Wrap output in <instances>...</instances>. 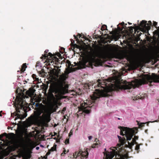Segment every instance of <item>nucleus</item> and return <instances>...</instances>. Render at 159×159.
Instances as JSON below:
<instances>
[{
  "label": "nucleus",
  "instance_id": "obj_1",
  "mask_svg": "<svg viewBox=\"0 0 159 159\" xmlns=\"http://www.w3.org/2000/svg\"><path fill=\"white\" fill-rule=\"evenodd\" d=\"M36 110L33 115H32L29 118L31 121H39L49 122L50 120L51 114L54 111L53 107H50L45 110V105L42 103H36Z\"/></svg>",
  "mask_w": 159,
  "mask_h": 159
},
{
  "label": "nucleus",
  "instance_id": "obj_2",
  "mask_svg": "<svg viewBox=\"0 0 159 159\" xmlns=\"http://www.w3.org/2000/svg\"><path fill=\"white\" fill-rule=\"evenodd\" d=\"M119 128L120 130V134L122 136L125 135L126 138L124 137L122 138L121 137L118 136L119 142V143L117 144L118 148L121 147V146L125 144L127 141L130 140L132 139L131 142H128L129 148H131L134 144H137L136 140L138 139L139 137L134 135V138H132L133 136L138 133V130L137 128L134 127L130 128L127 127L119 126Z\"/></svg>",
  "mask_w": 159,
  "mask_h": 159
},
{
  "label": "nucleus",
  "instance_id": "obj_3",
  "mask_svg": "<svg viewBox=\"0 0 159 159\" xmlns=\"http://www.w3.org/2000/svg\"><path fill=\"white\" fill-rule=\"evenodd\" d=\"M159 83V75H157L155 73H152L151 75L146 74L144 77L141 79L136 80L134 81V84L124 81L123 84H119L117 85V89H129L134 87H138L142 84H147L149 83V85L151 86L152 82Z\"/></svg>",
  "mask_w": 159,
  "mask_h": 159
},
{
  "label": "nucleus",
  "instance_id": "obj_4",
  "mask_svg": "<svg viewBox=\"0 0 159 159\" xmlns=\"http://www.w3.org/2000/svg\"><path fill=\"white\" fill-rule=\"evenodd\" d=\"M54 93L56 94L55 96L58 98L59 95H64L65 94V90L63 87L62 82L57 81L53 85L52 89V93H50V97L53 100H55V98L52 93Z\"/></svg>",
  "mask_w": 159,
  "mask_h": 159
},
{
  "label": "nucleus",
  "instance_id": "obj_5",
  "mask_svg": "<svg viewBox=\"0 0 159 159\" xmlns=\"http://www.w3.org/2000/svg\"><path fill=\"white\" fill-rule=\"evenodd\" d=\"M118 150L116 147H111L110 149L111 150L110 152H107L106 154V159H112L115 156L114 159H124V155L122 153L124 152L125 150L123 147L118 148Z\"/></svg>",
  "mask_w": 159,
  "mask_h": 159
},
{
  "label": "nucleus",
  "instance_id": "obj_6",
  "mask_svg": "<svg viewBox=\"0 0 159 159\" xmlns=\"http://www.w3.org/2000/svg\"><path fill=\"white\" fill-rule=\"evenodd\" d=\"M113 90L111 87L104 88L103 89H96L92 95L90 96L91 99L93 103H95V101L101 97H108L109 95V92H111Z\"/></svg>",
  "mask_w": 159,
  "mask_h": 159
},
{
  "label": "nucleus",
  "instance_id": "obj_7",
  "mask_svg": "<svg viewBox=\"0 0 159 159\" xmlns=\"http://www.w3.org/2000/svg\"><path fill=\"white\" fill-rule=\"evenodd\" d=\"M98 53L96 52L90 53L86 57V60L88 62L90 67L93 68V66H98L101 65L102 63L100 60L96 58L98 57Z\"/></svg>",
  "mask_w": 159,
  "mask_h": 159
},
{
  "label": "nucleus",
  "instance_id": "obj_8",
  "mask_svg": "<svg viewBox=\"0 0 159 159\" xmlns=\"http://www.w3.org/2000/svg\"><path fill=\"white\" fill-rule=\"evenodd\" d=\"M26 103L25 101L23 100L22 98H20L18 99L17 103L15 106L16 112L14 113L15 114V116H17L15 118V120L19 118L20 120H22L26 117V115L25 114L22 115L18 113L20 112V109L22 110L23 111H24L25 107V105Z\"/></svg>",
  "mask_w": 159,
  "mask_h": 159
},
{
  "label": "nucleus",
  "instance_id": "obj_9",
  "mask_svg": "<svg viewBox=\"0 0 159 159\" xmlns=\"http://www.w3.org/2000/svg\"><path fill=\"white\" fill-rule=\"evenodd\" d=\"M48 50H46L44 51V54L42 55L41 58L42 59H46V61L47 63H49L50 65V63L52 64V65L54 64L57 65L58 63H60V61L59 59L55 55L52 54L50 52L48 53Z\"/></svg>",
  "mask_w": 159,
  "mask_h": 159
},
{
  "label": "nucleus",
  "instance_id": "obj_10",
  "mask_svg": "<svg viewBox=\"0 0 159 159\" xmlns=\"http://www.w3.org/2000/svg\"><path fill=\"white\" fill-rule=\"evenodd\" d=\"M88 149V148H87L86 150L84 151L80 149L78 151H76L74 153L72 157H71L70 158H72V159H76L78 157L81 156V159H84V158L86 159L88 157L89 155Z\"/></svg>",
  "mask_w": 159,
  "mask_h": 159
},
{
  "label": "nucleus",
  "instance_id": "obj_11",
  "mask_svg": "<svg viewBox=\"0 0 159 159\" xmlns=\"http://www.w3.org/2000/svg\"><path fill=\"white\" fill-rule=\"evenodd\" d=\"M89 107L87 106V104L82 103L81 104L80 107V109L83 112L89 114L90 112V110L89 109Z\"/></svg>",
  "mask_w": 159,
  "mask_h": 159
},
{
  "label": "nucleus",
  "instance_id": "obj_12",
  "mask_svg": "<svg viewBox=\"0 0 159 159\" xmlns=\"http://www.w3.org/2000/svg\"><path fill=\"white\" fill-rule=\"evenodd\" d=\"M54 67L55 68L52 70L51 73L53 75L58 77L59 74H61V70L59 69L58 66H54Z\"/></svg>",
  "mask_w": 159,
  "mask_h": 159
},
{
  "label": "nucleus",
  "instance_id": "obj_13",
  "mask_svg": "<svg viewBox=\"0 0 159 159\" xmlns=\"http://www.w3.org/2000/svg\"><path fill=\"white\" fill-rule=\"evenodd\" d=\"M148 24L147 23V21L145 20H142L140 24V26L146 29L147 30H148L150 29V26H147L148 25Z\"/></svg>",
  "mask_w": 159,
  "mask_h": 159
},
{
  "label": "nucleus",
  "instance_id": "obj_14",
  "mask_svg": "<svg viewBox=\"0 0 159 159\" xmlns=\"http://www.w3.org/2000/svg\"><path fill=\"white\" fill-rule=\"evenodd\" d=\"M35 91V90L33 88H31L29 89V90L26 91V95L31 97L34 96Z\"/></svg>",
  "mask_w": 159,
  "mask_h": 159
},
{
  "label": "nucleus",
  "instance_id": "obj_15",
  "mask_svg": "<svg viewBox=\"0 0 159 159\" xmlns=\"http://www.w3.org/2000/svg\"><path fill=\"white\" fill-rule=\"evenodd\" d=\"M66 66L70 69L72 68V67L74 66L73 65L71 64L70 61L68 60L66 61Z\"/></svg>",
  "mask_w": 159,
  "mask_h": 159
},
{
  "label": "nucleus",
  "instance_id": "obj_16",
  "mask_svg": "<svg viewBox=\"0 0 159 159\" xmlns=\"http://www.w3.org/2000/svg\"><path fill=\"white\" fill-rule=\"evenodd\" d=\"M27 67L26 63H24L22 66L21 69L20 70H18L17 71L18 72H24L26 68Z\"/></svg>",
  "mask_w": 159,
  "mask_h": 159
},
{
  "label": "nucleus",
  "instance_id": "obj_17",
  "mask_svg": "<svg viewBox=\"0 0 159 159\" xmlns=\"http://www.w3.org/2000/svg\"><path fill=\"white\" fill-rule=\"evenodd\" d=\"M13 146L15 148H18L19 146V141L18 140H15L13 142Z\"/></svg>",
  "mask_w": 159,
  "mask_h": 159
},
{
  "label": "nucleus",
  "instance_id": "obj_18",
  "mask_svg": "<svg viewBox=\"0 0 159 159\" xmlns=\"http://www.w3.org/2000/svg\"><path fill=\"white\" fill-rule=\"evenodd\" d=\"M159 121V120H155V121H152V122H151V121H149V122H146V123H141L140 124H139V127H143L144 126V125L145 124H147V125L148 126V125H149V122H158Z\"/></svg>",
  "mask_w": 159,
  "mask_h": 159
},
{
  "label": "nucleus",
  "instance_id": "obj_19",
  "mask_svg": "<svg viewBox=\"0 0 159 159\" xmlns=\"http://www.w3.org/2000/svg\"><path fill=\"white\" fill-rule=\"evenodd\" d=\"M60 78L62 80V81H61L62 82H63V81H64L65 80H66V75L65 74H62L61 75H60ZM58 81H60L59 80Z\"/></svg>",
  "mask_w": 159,
  "mask_h": 159
},
{
  "label": "nucleus",
  "instance_id": "obj_20",
  "mask_svg": "<svg viewBox=\"0 0 159 159\" xmlns=\"http://www.w3.org/2000/svg\"><path fill=\"white\" fill-rule=\"evenodd\" d=\"M101 30L102 31H103L105 30H107V26L105 25H102V26Z\"/></svg>",
  "mask_w": 159,
  "mask_h": 159
},
{
  "label": "nucleus",
  "instance_id": "obj_21",
  "mask_svg": "<svg viewBox=\"0 0 159 159\" xmlns=\"http://www.w3.org/2000/svg\"><path fill=\"white\" fill-rule=\"evenodd\" d=\"M127 27L125 25H123V26L122 28H120L118 26V29L120 31H122L123 29H125Z\"/></svg>",
  "mask_w": 159,
  "mask_h": 159
},
{
  "label": "nucleus",
  "instance_id": "obj_22",
  "mask_svg": "<svg viewBox=\"0 0 159 159\" xmlns=\"http://www.w3.org/2000/svg\"><path fill=\"white\" fill-rule=\"evenodd\" d=\"M56 145L55 144L54 145L53 147H52L50 150V151H54L56 150Z\"/></svg>",
  "mask_w": 159,
  "mask_h": 159
},
{
  "label": "nucleus",
  "instance_id": "obj_23",
  "mask_svg": "<svg viewBox=\"0 0 159 159\" xmlns=\"http://www.w3.org/2000/svg\"><path fill=\"white\" fill-rule=\"evenodd\" d=\"M7 135V134L6 133H4L0 135V139L1 140L4 136H6Z\"/></svg>",
  "mask_w": 159,
  "mask_h": 159
},
{
  "label": "nucleus",
  "instance_id": "obj_24",
  "mask_svg": "<svg viewBox=\"0 0 159 159\" xmlns=\"http://www.w3.org/2000/svg\"><path fill=\"white\" fill-rule=\"evenodd\" d=\"M136 144V147H135V150H138L140 148V145L138 144Z\"/></svg>",
  "mask_w": 159,
  "mask_h": 159
},
{
  "label": "nucleus",
  "instance_id": "obj_25",
  "mask_svg": "<svg viewBox=\"0 0 159 159\" xmlns=\"http://www.w3.org/2000/svg\"><path fill=\"white\" fill-rule=\"evenodd\" d=\"M98 144L97 143H94L93 145L92 146V148H95L96 147H98Z\"/></svg>",
  "mask_w": 159,
  "mask_h": 159
},
{
  "label": "nucleus",
  "instance_id": "obj_26",
  "mask_svg": "<svg viewBox=\"0 0 159 159\" xmlns=\"http://www.w3.org/2000/svg\"><path fill=\"white\" fill-rule=\"evenodd\" d=\"M46 72H45L44 70L43 69H42L39 72V73L42 75H43Z\"/></svg>",
  "mask_w": 159,
  "mask_h": 159
},
{
  "label": "nucleus",
  "instance_id": "obj_27",
  "mask_svg": "<svg viewBox=\"0 0 159 159\" xmlns=\"http://www.w3.org/2000/svg\"><path fill=\"white\" fill-rule=\"evenodd\" d=\"M74 36L75 37V39H76L77 41L79 40V39H78V36H79V38H80V37L81 36V35H80L79 34H78V35L77 36H75V35H74Z\"/></svg>",
  "mask_w": 159,
  "mask_h": 159
},
{
  "label": "nucleus",
  "instance_id": "obj_28",
  "mask_svg": "<svg viewBox=\"0 0 159 159\" xmlns=\"http://www.w3.org/2000/svg\"><path fill=\"white\" fill-rule=\"evenodd\" d=\"M32 76L34 79H35L36 80H39V78L36 77V75L35 74H33L32 75Z\"/></svg>",
  "mask_w": 159,
  "mask_h": 159
},
{
  "label": "nucleus",
  "instance_id": "obj_29",
  "mask_svg": "<svg viewBox=\"0 0 159 159\" xmlns=\"http://www.w3.org/2000/svg\"><path fill=\"white\" fill-rule=\"evenodd\" d=\"M65 49L63 48H61V50L60 51V52L61 53H63L65 52Z\"/></svg>",
  "mask_w": 159,
  "mask_h": 159
},
{
  "label": "nucleus",
  "instance_id": "obj_30",
  "mask_svg": "<svg viewBox=\"0 0 159 159\" xmlns=\"http://www.w3.org/2000/svg\"><path fill=\"white\" fill-rule=\"evenodd\" d=\"M67 152L66 151L65 149L64 151H63V152L61 154V156H64L65 155Z\"/></svg>",
  "mask_w": 159,
  "mask_h": 159
},
{
  "label": "nucleus",
  "instance_id": "obj_31",
  "mask_svg": "<svg viewBox=\"0 0 159 159\" xmlns=\"http://www.w3.org/2000/svg\"><path fill=\"white\" fill-rule=\"evenodd\" d=\"M157 22L153 21V25L155 26L156 28H158L157 27H156V26L157 25Z\"/></svg>",
  "mask_w": 159,
  "mask_h": 159
},
{
  "label": "nucleus",
  "instance_id": "obj_32",
  "mask_svg": "<svg viewBox=\"0 0 159 159\" xmlns=\"http://www.w3.org/2000/svg\"><path fill=\"white\" fill-rule=\"evenodd\" d=\"M65 144H69V139H67L66 140L65 142Z\"/></svg>",
  "mask_w": 159,
  "mask_h": 159
},
{
  "label": "nucleus",
  "instance_id": "obj_33",
  "mask_svg": "<svg viewBox=\"0 0 159 159\" xmlns=\"http://www.w3.org/2000/svg\"><path fill=\"white\" fill-rule=\"evenodd\" d=\"M148 25H147V26H150V27H151V26L152 25V23L151 21H148Z\"/></svg>",
  "mask_w": 159,
  "mask_h": 159
},
{
  "label": "nucleus",
  "instance_id": "obj_34",
  "mask_svg": "<svg viewBox=\"0 0 159 159\" xmlns=\"http://www.w3.org/2000/svg\"><path fill=\"white\" fill-rule=\"evenodd\" d=\"M128 28L129 29V30L130 32H132L133 30V27L132 26L129 27Z\"/></svg>",
  "mask_w": 159,
  "mask_h": 159
},
{
  "label": "nucleus",
  "instance_id": "obj_35",
  "mask_svg": "<svg viewBox=\"0 0 159 159\" xmlns=\"http://www.w3.org/2000/svg\"><path fill=\"white\" fill-rule=\"evenodd\" d=\"M158 28H159V27H158ZM155 32H156L157 33V35L158 37H159V30H156L155 31Z\"/></svg>",
  "mask_w": 159,
  "mask_h": 159
},
{
  "label": "nucleus",
  "instance_id": "obj_36",
  "mask_svg": "<svg viewBox=\"0 0 159 159\" xmlns=\"http://www.w3.org/2000/svg\"><path fill=\"white\" fill-rule=\"evenodd\" d=\"M53 54L55 55V56L56 55H57L59 57H60L61 56V54L59 53H57V54Z\"/></svg>",
  "mask_w": 159,
  "mask_h": 159
},
{
  "label": "nucleus",
  "instance_id": "obj_37",
  "mask_svg": "<svg viewBox=\"0 0 159 159\" xmlns=\"http://www.w3.org/2000/svg\"><path fill=\"white\" fill-rule=\"evenodd\" d=\"M102 84H101V83H100L99 82H98V86L99 87H102V88H104L102 86Z\"/></svg>",
  "mask_w": 159,
  "mask_h": 159
},
{
  "label": "nucleus",
  "instance_id": "obj_38",
  "mask_svg": "<svg viewBox=\"0 0 159 159\" xmlns=\"http://www.w3.org/2000/svg\"><path fill=\"white\" fill-rule=\"evenodd\" d=\"M50 151H50V150H49L48 152L47 153H46V155H47V156H48V155H49L50 154Z\"/></svg>",
  "mask_w": 159,
  "mask_h": 159
},
{
  "label": "nucleus",
  "instance_id": "obj_39",
  "mask_svg": "<svg viewBox=\"0 0 159 159\" xmlns=\"http://www.w3.org/2000/svg\"><path fill=\"white\" fill-rule=\"evenodd\" d=\"M47 155H46L45 156H43V158L45 159H47Z\"/></svg>",
  "mask_w": 159,
  "mask_h": 159
},
{
  "label": "nucleus",
  "instance_id": "obj_40",
  "mask_svg": "<svg viewBox=\"0 0 159 159\" xmlns=\"http://www.w3.org/2000/svg\"><path fill=\"white\" fill-rule=\"evenodd\" d=\"M92 138V136H89L88 137V138L89 140H91Z\"/></svg>",
  "mask_w": 159,
  "mask_h": 159
},
{
  "label": "nucleus",
  "instance_id": "obj_41",
  "mask_svg": "<svg viewBox=\"0 0 159 159\" xmlns=\"http://www.w3.org/2000/svg\"><path fill=\"white\" fill-rule=\"evenodd\" d=\"M148 130L147 129H146L145 130V132L147 133V134H148Z\"/></svg>",
  "mask_w": 159,
  "mask_h": 159
},
{
  "label": "nucleus",
  "instance_id": "obj_42",
  "mask_svg": "<svg viewBox=\"0 0 159 159\" xmlns=\"http://www.w3.org/2000/svg\"><path fill=\"white\" fill-rule=\"evenodd\" d=\"M120 24H121L122 25H125V23L124 22H123Z\"/></svg>",
  "mask_w": 159,
  "mask_h": 159
},
{
  "label": "nucleus",
  "instance_id": "obj_43",
  "mask_svg": "<svg viewBox=\"0 0 159 159\" xmlns=\"http://www.w3.org/2000/svg\"><path fill=\"white\" fill-rule=\"evenodd\" d=\"M66 110V108H65V107H64V108H63V111H65Z\"/></svg>",
  "mask_w": 159,
  "mask_h": 159
},
{
  "label": "nucleus",
  "instance_id": "obj_44",
  "mask_svg": "<svg viewBox=\"0 0 159 159\" xmlns=\"http://www.w3.org/2000/svg\"><path fill=\"white\" fill-rule=\"evenodd\" d=\"M2 112V111H0V116H2V114H1Z\"/></svg>",
  "mask_w": 159,
  "mask_h": 159
},
{
  "label": "nucleus",
  "instance_id": "obj_45",
  "mask_svg": "<svg viewBox=\"0 0 159 159\" xmlns=\"http://www.w3.org/2000/svg\"><path fill=\"white\" fill-rule=\"evenodd\" d=\"M71 43H73V42H74V41L73 40V39H71Z\"/></svg>",
  "mask_w": 159,
  "mask_h": 159
},
{
  "label": "nucleus",
  "instance_id": "obj_46",
  "mask_svg": "<svg viewBox=\"0 0 159 159\" xmlns=\"http://www.w3.org/2000/svg\"><path fill=\"white\" fill-rule=\"evenodd\" d=\"M39 147H36V149L37 150H38V149H39Z\"/></svg>",
  "mask_w": 159,
  "mask_h": 159
},
{
  "label": "nucleus",
  "instance_id": "obj_47",
  "mask_svg": "<svg viewBox=\"0 0 159 159\" xmlns=\"http://www.w3.org/2000/svg\"><path fill=\"white\" fill-rule=\"evenodd\" d=\"M58 141H59V139H58H58H57V142H58Z\"/></svg>",
  "mask_w": 159,
  "mask_h": 159
},
{
  "label": "nucleus",
  "instance_id": "obj_48",
  "mask_svg": "<svg viewBox=\"0 0 159 159\" xmlns=\"http://www.w3.org/2000/svg\"><path fill=\"white\" fill-rule=\"evenodd\" d=\"M110 34H112V32H110Z\"/></svg>",
  "mask_w": 159,
  "mask_h": 159
},
{
  "label": "nucleus",
  "instance_id": "obj_49",
  "mask_svg": "<svg viewBox=\"0 0 159 159\" xmlns=\"http://www.w3.org/2000/svg\"><path fill=\"white\" fill-rule=\"evenodd\" d=\"M105 152H107V150H106V148L105 149Z\"/></svg>",
  "mask_w": 159,
  "mask_h": 159
},
{
  "label": "nucleus",
  "instance_id": "obj_50",
  "mask_svg": "<svg viewBox=\"0 0 159 159\" xmlns=\"http://www.w3.org/2000/svg\"><path fill=\"white\" fill-rule=\"evenodd\" d=\"M128 24H129V25H131V24H131V23H129V22H128Z\"/></svg>",
  "mask_w": 159,
  "mask_h": 159
},
{
  "label": "nucleus",
  "instance_id": "obj_51",
  "mask_svg": "<svg viewBox=\"0 0 159 159\" xmlns=\"http://www.w3.org/2000/svg\"><path fill=\"white\" fill-rule=\"evenodd\" d=\"M55 135H57V133H55Z\"/></svg>",
  "mask_w": 159,
  "mask_h": 159
},
{
  "label": "nucleus",
  "instance_id": "obj_52",
  "mask_svg": "<svg viewBox=\"0 0 159 159\" xmlns=\"http://www.w3.org/2000/svg\"><path fill=\"white\" fill-rule=\"evenodd\" d=\"M74 45L77 46V45L76 44H74Z\"/></svg>",
  "mask_w": 159,
  "mask_h": 159
},
{
  "label": "nucleus",
  "instance_id": "obj_53",
  "mask_svg": "<svg viewBox=\"0 0 159 159\" xmlns=\"http://www.w3.org/2000/svg\"><path fill=\"white\" fill-rule=\"evenodd\" d=\"M118 120H120V118H118Z\"/></svg>",
  "mask_w": 159,
  "mask_h": 159
},
{
  "label": "nucleus",
  "instance_id": "obj_54",
  "mask_svg": "<svg viewBox=\"0 0 159 159\" xmlns=\"http://www.w3.org/2000/svg\"><path fill=\"white\" fill-rule=\"evenodd\" d=\"M71 134V132H70V133H69V134Z\"/></svg>",
  "mask_w": 159,
  "mask_h": 159
},
{
  "label": "nucleus",
  "instance_id": "obj_55",
  "mask_svg": "<svg viewBox=\"0 0 159 159\" xmlns=\"http://www.w3.org/2000/svg\"><path fill=\"white\" fill-rule=\"evenodd\" d=\"M71 134V132H70V133H69V134Z\"/></svg>",
  "mask_w": 159,
  "mask_h": 159
},
{
  "label": "nucleus",
  "instance_id": "obj_56",
  "mask_svg": "<svg viewBox=\"0 0 159 159\" xmlns=\"http://www.w3.org/2000/svg\"><path fill=\"white\" fill-rule=\"evenodd\" d=\"M71 134V132H70V133H69V134Z\"/></svg>",
  "mask_w": 159,
  "mask_h": 159
},
{
  "label": "nucleus",
  "instance_id": "obj_57",
  "mask_svg": "<svg viewBox=\"0 0 159 159\" xmlns=\"http://www.w3.org/2000/svg\"><path fill=\"white\" fill-rule=\"evenodd\" d=\"M71 134V132H70V133H69V134Z\"/></svg>",
  "mask_w": 159,
  "mask_h": 159
},
{
  "label": "nucleus",
  "instance_id": "obj_58",
  "mask_svg": "<svg viewBox=\"0 0 159 159\" xmlns=\"http://www.w3.org/2000/svg\"><path fill=\"white\" fill-rule=\"evenodd\" d=\"M111 85H112V86H113V84H111Z\"/></svg>",
  "mask_w": 159,
  "mask_h": 159
}]
</instances>
